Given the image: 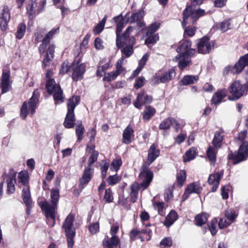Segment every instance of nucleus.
Instances as JSON below:
<instances>
[{
  "label": "nucleus",
  "mask_w": 248,
  "mask_h": 248,
  "mask_svg": "<svg viewBox=\"0 0 248 248\" xmlns=\"http://www.w3.org/2000/svg\"><path fill=\"white\" fill-rule=\"evenodd\" d=\"M59 197V190L57 189H53L50 194L51 202L43 201L39 203V205L47 219V223L51 227L54 226L55 224Z\"/></svg>",
  "instance_id": "f257e3e1"
},
{
  "label": "nucleus",
  "mask_w": 248,
  "mask_h": 248,
  "mask_svg": "<svg viewBox=\"0 0 248 248\" xmlns=\"http://www.w3.org/2000/svg\"><path fill=\"white\" fill-rule=\"evenodd\" d=\"M204 11L202 9L193 10V7L189 6L186 8L183 12V21L182 26L185 30L184 36H193L196 31V27L188 26L186 27L187 24H193L201 16H203Z\"/></svg>",
  "instance_id": "f03ea898"
},
{
  "label": "nucleus",
  "mask_w": 248,
  "mask_h": 248,
  "mask_svg": "<svg viewBox=\"0 0 248 248\" xmlns=\"http://www.w3.org/2000/svg\"><path fill=\"white\" fill-rule=\"evenodd\" d=\"M53 72L50 70H47L46 78H47L46 88L48 93L53 94L55 104L64 102L63 91L60 86L56 84L54 79L52 78Z\"/></svg>",
  "instance_id": "7ed1b4c3"
},
{
  "label": "nucleus",
  "mask_w": 248,
  "mask_h": 248,
  "mask_svg": "<svg viewBox=\"0 0 248 248\" xmlns=\"http://www.w3.org/2000/svg\"><path fill=\"white\" fill-rule=\"evenodd\" d=\"M247 130H243L238 133L237 140L240 141H243L240 145L238 152L234 155L232 153H230L228 155V158L232 159L234 161V164L238 163L246 159L248 156V142L243 141L247 135Z\"/></svg>",
  "instance_id": "20e7f679"
},
{
  "label": "nucleus",
  "mask_w": 248,
  "mask_h": 248,
  "mask_svg": "<svg viewBox=\"0 0 248 248\" xmlns=\"http://www.w3.org/2000/svg\"><path fill=\"white\" fill-rule=\"evenodd\" d=\"M79 100V96H73L68 101L67 113L63 123V125L66 128H72L74 127L76 121L74 109L78 104Z\"/></svg>",
  "instance_id": "39448f33"
},
{
  "label": "nucleus",
  "mask_w": 248,
  "mask_h": 248,
  "mask_svg": "<svg viewBox=\"0 0 248 248\" xmlns=\"http://www.w3.org/2000/svg\"><path fill=\"white\" fill-rule=\"evenodd\" d=\"M133 31L132 26L128 27L122 36L121 42L122 46L118 47L121 48L125 46L121 51L125 57H130L133 53V46L135 44V39L133 36H130V33Z\"/></svg>",
  "instance_id": "423d86ee"
},
{
  "label": "nucleus",
  "mask_w": 248,
  "mask_h": 248,
  "mask_svg": "<svg viewBox=\"0 0 248 248\" xmlns=\"http://www.w3.org/2000/svg\"><path fill=\"white\" fill-rule=\"evenodd\" d=\"M75 216L72 213H70L65 218L62 228L64 230L67 237V241L68 248H72L74 246L73 238L75 236V230L73 227V222Z\"/></svg>",
  "instance_id": "0eeeda50"
},
{
  "label": "nucleus",
  "mask_w": 248,
  "mask_h": 248,
  "mask_svg": "<svg viewBox=\"0 0 248 248\" xmlns=\"http://www.w3.org/2000/svg\"><path fill=\"white\" fill-rule=\"evenodd\" d=\"M39 93L38 91L33 92L32 97L30 99L28 103L24 102L20 109V114L24 119L27 117L28 112L30 111L31 115H33L37 108V104L38 101Z\"/></svg>",
  "instance_id": "6e6552de"
},
{
  "label": "nucleus",
  "mask_w": 248,
  "mask_h": 248,
  "mask_svg": "<svg viewBox=\"0 0 248 248\" xmlns=\"http://www.w3.org/2000/svg\"><path fill=\"white\" fill-rule=\"evenodd\" d=\"M98 154L97 151H94L92 152L91 155L89 157L88 159L89 166L85 169L84 173L80 180V184L79 185L80 188H84L91 180L92 177L93 170L91 169L90 166L97 160Z\"/></svg>",
  "instance_id": "1a4fd4ad"
},
{
  "label": "nucleus",
  "mask_w": 248,
  "mask_h": 248,
  "mask_svg": "<svg viewBox=\"0 0 248 248\" xmlns=\"http://www.w3.org/2000/svg\"><path fill=\"white\" fill-rule=\"evenodd\" d=\"M247 88L248 86L246 84H241L239 81H234L229 88L231 95L228 96V100L231 101L238 100L245 94Z\"/></svg>",
  "instance_id": "9d476101"
},
{
  "label": "nucleus",
  "mask_w": 248,
  "mask_h": 248,
  "mask_svg": "<svg viewBox=\"0 0 248 248\" xmlns=\"http://www.w3.org/2000/svg\"><path fill=\"white\" fill-rule=\"evenodd\" d=\"M176 76V72L173 68L167 71H159L152 77L151 82L153 84L165 83L170 81Z\"/></svg>",
  "instance_id": "9b49d317"
},
{
  "label": "nucleus",
  "mask_w": 248,
  "mask_h": 248,
  "mask_svg": "<svg viewBox=\"0 0 248 248\" xmlns=\"http://www.w3.org/2000/svg\"><path fill=\"white\" fill-rule=\"evenodd\" d=\"M248 63V53L241 57L239 61L233 66H228L226 67L223 71L224 75L231 73L232 74H238L241 72Z\"/></svg>",
  "instance_id": "f8f14e48"
},
{
  "label": "nucleus",
  "mask_w": 248,
  "mask_h": 248,
  "mask_svg": "<svg viewBox=\"0 0 248 248\" xmlns=\"http://www.w3.org/2000/svg\"><path fill=\"white\" fill-rule=\"evenodd\" d=\"M73 72L72 77L74 81H78L83 78L86 70V65L83 63H80L79 60L74 61L71 65Z\"/></svg>",
  "instance_id": "ddd939ff"
},
{
  "label": "nucleus",
  "mask_w": 248,
  "mask_h": 248,
  "mask_svg": "<svg viewBox=\"0 0 248 248\" xmlns=\"http://www.w3.org/2000/svg\"><path fill=\"white\" fill-rule=\"evenodd\" d=\"M199 53L206 54L210 52L215 45L214 42H210L208 37H204L199 40L197 44Z\"/></svg>",
  "instance_id": "4468645a"
},
{
  "label": "nucleus",
  "mask_w": 248,
  "mask_h": 248,
  "mask_svg": "<svg viewBox=\"0 0 248 248\" xmlns=\"http://www.w3.org/2000/svg\"><path fill=\"white\" fill-rule=\"evenodd\" d=\"M139 177L142 181L140 186L143 188V190H144L152 182L153 178V173L149 169L143 168L139 175Z\"/></svg>",
  "instance_id": "2eb2a0df"
},
{
  "label": "nucleus",
  "mask_w": 248,
  "mask_h": 248,
  "mask_svg": "<svg viewBox=\"0 0 248 248\" xmlns=\"http://www.w3.org/2000/svg\"><path fill=\"white\" fill-rule=\"evenodd\" d=\"M113 19L117 23L116 31L117 38L116 44L117 47H120L122 46V36H120V33L125 24V20L120 16L114 17Z\"/></svg>",
  "instance_id": "dca6fc26"
},
{
  "label": "nucleus",
  "mask_w": 248,
  "mask_h": 248,
  "mask_svg": "<svg viewBox=\"0 0 248 248\" xmlns=\"http://www.w3.org/2000/svg\"><path fill=\"white\" fill-rule=\"evenodd\" d=\"M191 42L189 40H185L177 48L176 51L182 55L187 54V56H193L195 53L194 49L190 48Z\"/></svg>",
  "instance_id": "f3484780"
},
{
  "label": "nucleus",
  "mask_w": 248,
  "mask_h": 248,
  "mask_svg": "<svg viewBox=\"0 0 248 248\" xmlns=\"http://www.w3.org/2000/svg\"><path fill=\"white\" fill-rule=\"evenodd\" d=\"M152 100V96L147 94L144 92H141L138 94L134 105L136 108L141 109L143 105L151 103Z\"/></svg>",
  "instance_id": "a211bd4d"
},
{
  "label": "nucleus",
  "mask_w": 248,
  "mask_h": 248,
  "mask_svg": "<svg viewBox=\"0 0 248 248\" xmlns=\"http://www.w3.org/2000/svg\"><path fill=\"white\" fill-rule=\"evenodd\" d=\"M59 28L53 29L47 33L42 40V42L39 47V50L41 54H44L46 51L47 45L49 43L53 35L57 33Z\"/></svg>",
  "instance_id": "6ab92c4d"
},
{
  "label": "nucleus",
  "mask_w": 248,
  "mask_h": 248,
  "mask_svg": "<svg viewBox=\"0 0 248 248\" xmlns=\"http://www.w3.org/2000/svg\"><path fill=\"white\" fill-rule=\"evenodd\" d=\"M202 190V187L198 182H193L188 185L183 196L184 200L187 199L189 195L194 193L199 194Z\"/></svg>",
  "instance_id": "aec40b11"
},
{
  "label": "nucleus",
  "mask_w": 248,
  "mask_h": 248,
  "mask_svg": "<svg viewBox=\"0 0 248 248\" xmlns=\"http://www.w3.org/2000/svg\"><path fill=\"white\" fill-rule=\"evenodd\" d=\"M186 55H182L178 54L174 58V61H178V66L181 70H184L186 67L191 64L190 58L192 56H187Z\"/></svg>",
  "instance_id": "412c9836"
},
{
  "label": "nucleus",
  "mask_w": 248,
  "mask_h": 248,
  "mask_svg": "<svg viewBox=\"0 0 248 248\" xmlns=\"http://www.w3.org/2000/svg\"><path fill=\"white\" fill-rule=\"evenodd\" d=\"M223 175V171L210 174L208 182L209 184L213 185L212 191L215 192L218 188L219 181Z\"/></svg>",
  "instance_id": "4be33fe9"
},
{
  "label": "nucleus",
  "mask_w": 248,
  "mask_h": 248,
  "mask_svg": "<svg viewBox=\"0 0 248 248\" xmlns=\"http://www.w3.org/2000/svg\"><path fill=\"white\" fill-rule=\"evenodd\" d=\"M10 77V72L9 71H3L0 81V88L1 89V94L7 92L9 90Z\"/></svg>",
  "instance_id": "5701e85b"
},
{
  "label": "nucleus",
  "mask_w": 248,
  "mask_h": 248,
  "mask_svg": "<svg viewBox=\"0 0 248 248\" xmlns=\"http://www.w3.org/2000/svg\"><path fill=\"white\" fill-rule=\"evenodd\" d=\"M134 131L132 127L128 125L124 130L122 142L124 144H128L132 142V139L134 137Z\"/></svg>",
  "instance_id": "b1692460"
},
{
  "label": "nucleus",
  "mask_w": 248,
  "mask_h": 248,
  "mask_svg": "<svg viewBox=\"0 0 248 248\" xmlns=\"http://www.w3.org/2000/svg\"><path fill=\"white\" fill-rule=\"evenodd\" d=\"M10 19V16L8 9H4L0 13V27L2 31H4L6 29Z\"/></svg>",
  "instance_id": "393cba45"
},
{
  "label": "nucleus",
  "mask_w": 248,
  "mask_h": 248,
  "mask_svg": "<svg viewBox=\"0 0 248 248\" xmlns=\"http://www.w3.org/2000/svg\"><path fill=\"white\" fill-rule=\"evenodd\" d=\"M227 90L226 89H222L216 92L211 99L212 104L217 105L223 101V99L226 96Z\"/></svg>",
  "instance_id": "a878e982"
},
{
  "label": "nucleus",
  "mask_w": 248,
  "mask_h": 248,
  "mask_svg": "<svg viewBox=\"0 0 248 248\" xmlns=\"http://www.w3.org/2000/svg\"><path fill=\"white\" fill-rule=\"evenodd\" d=\"M16 173L13 170H10L9 175L7 179V192L8 193H13L15 190L14 183L16 182Z\"/></svg>",
  "instance_id": "bb28decb"
},
{
  "label": "nucleus",
  "mask_w": 248,
  "mask_h": 248,
  "mask_svg": "<svg viewBox=\"0 0 248 248\" xmlns=\"http://www.w3.org/2000/svg\"><path fill=\"white\" fill-rule=\"evenodd\" d=\"M224 136V131L220 129L215 132L212 140V144L215 148L218 149L221 147Z\"/></svg>",
  "instance_id": "cd10ccee"
},
{
  "label": "nucleus",
  "mask_w": 248,
  "mask_h": 248,
  "mask_svg": "<svg viewBox=\"0 0 248 248\" xmlns=\"http://www.w3.org/2000/svg\"><path fill=\"white\" fill-rule=\"evenodd\" d=\"M160 151L157 149L155 145L153 144L149 148L148 154V162L149 165L152 163L154 160L159 155Z\"/></svg>",
  "instance_id": "c85d7f7f"
},
{
  "label": "nucleus",
  "mask_w": 248,
  "mask_h": 248,
  "mask_svg": "<svg viewBox=\"0 0 248 248\" xmlns=\"http://www.w3.org/2000/svg\"><path fill=\"white\" fill-rule=\"evenodd\" d=\"M22 199L24 202L27 206V210L28 211L31 204V193L28 186H25L23 188Z\"/></svg>",
  "instance_id": "c756f323"
},
{
  "label": "nucleus",
  "mask_w": 248,
  "mask_h": 248,
  "mask_svg": "<svg viewBox=\"0 0 248 248\" xmlns=\"http://www.w3.org/2000/svg\"><path fill=\"white\" fill-rule=\"evenodd\" d=\"M145 15L144 11L143 9H140L137 12H134L131 16L127 18V22L133 23L138 22L140 20L143 19Z\"/></svg>",
  "instance_id": "7c9ffc66"
},
{
  "label": "nucleus",
  "mask_w": 248,
  "mask_h": 248,
  "mask_svg": "<svg viewBox=\"0 0 248 248\" xmlns=\"http://www.w3.org/2000/svg\"><path fill=\"white\" fill-rule=\"evenodd\" d=\"M139 189V185L137 182H134L129 187L130 201L132 202H135L138 198Z\"/></svg>",
  "instance_id": "2f4dec72"
},
{
  "label": "nucleus",
  "mask_w": 248,
  "mask_h": 248,
  "mask_svg": "<svg viewBox=\"0 0 248 248\" xmlns=\"http://www.w3.org/2000/svg\"><path fill=\"white\" fill-rule=\"evenodd\" d=\"M156 112L155 109L150 106H145V109L143 112L142 118L145 121H148L155 114Z\"/></svg>",
  "instance_id": "473e14b6"
},
{
  "label": "nucleus",
  "mask_w": 248,
  "mask_h": 248,
  "mask_svg": "<svg viewBox=\"0 0 248 248\" xmlns=\"http://www.w3.org/2000/svg\"><path fill=\"white\" fill-rule=\"evenodd\" d=\"M178 218L176 212L173 210H171L169 214L166 217L164 225L169 227Z\"/></svg>",
  "instance_id": "72a5a7b5"
},
{
  "label": "nucleus",
  "mask_w": 248,
  "mask_h": 248,
  "mask_svg": "<svg viewBox=\"0 0 248 248\" xmlns=\"http://www.w3.org/2000/svg\"><path fill=\"white\" fill-rule=\"evenodd\" d=\"M119 243V239L117 236H112L109 238L108 236H106L104 239L103 244L104 246H112L117 247Z\"/></svg>",
  "instance_id": "f704fd0d"
},
{
  "label": "nucleus",
  "mask_w": 248,
  "mask_h": 248,
  "mask_svg": "<svg viewBox=\"0 0 248 248\" xmlns=\"http://www.w3.org/2000/svg\"><path fill=\"white\" fill-rule=\"evenodd\" d=\"M198 77L197 76L186 75L181 79V82L183 85H188L197 82Z\"/></svg>",
  "instance_id": "c9c22d12"
},
{
  "label": "nucleus",
  "mask_w": 248,
  "mask_h": 248,
  "mask_svg": "<svg viewBox=\"0 0 248 248\" xmlns=\"http://www.w3.org/2000/svg\"><path fill=\"white\" fill-rule=\"evenodd\" d=\"M125 61L124 60V58L122 56L117 62L116 67V69L114 71L117 75L118 76L120 74L125 72V69L123 66V65L124 64Z\"/></svg>",
  "instance_id": "e433bc0d"
},
{
  "label": "nucleus",
  "mask_w": 248,
  "mask_h": 248,
  "mask_svg": "<svg viewBox=\"0 0 248 248\" xmlns=\"http://www.w3.org/2000/svg\"><path fill=\"white\" fill-rule=\"evenodd\" d=\"M107 19V16H105L102 20L99 22L93 30V32L95 34H99L103 30L106 22Z\"/></svg>",
  "instance_id": "4c0bfd02"
},
{
  "label": "nucleus",
  "mask_w": 248,
  "mask_h": 248,
  "mask_svg": "<svg viewBox=\"0 0 248 248\" xmlns=\"http://www.w3.org/2000/svg\"><path fill=\"white\" fill-rule=\"evenodd\" d=\"M196 154L197 153L195 148H190L186 153L185 155L184 156V162H188L194 159L196 156Z\"/></svg>",
  "instance_id": "58836bf2"
},
{
  "label": "nucleus",
  "mask_w": 248,
  "mask_h": 248,
  "mask_svg": "<svg viewBox=\"0 0 248 248\" xmlns=\"http://www.w3.org/2000/svg\"><path fill=\"white\" fill-rule=\"evenodd\" d=\"M186 172L184 170H179L177 174V184L181 187L186 180Z\"/></svg>",
  "instance_id": "ea45409f"
},
{
  "label": "nucleus",
  "mask_w": 248,
  "mask_h": 248,
  "mask_svg": "<svg viewBox=\"0 0 248 248\" xmlns=\"http://www.w3.org/2000/svg\"><path fill=\"white\" fill-rule=\"evenodd\" d=\"M174 122L173 118H168L163 121L159 125V129L163 130H167L170 128L172 124V123Z\"/></svg>",
  "instance_id": "a19ab883"
},
{
  "label": "nucleus",
  "mask_w": 248,
  "mask_h": 248,
  "mask_svg": "<svg viewBox=\"0 0 248 248\" xmlns=\"http://www.w3.org/2000/svg\"><path fill=\"white\" fill-rule=\"evenodd\" d=\"M160 23L158 22H155V23L151 24L147 28V32L146 33V36L149 35V34H154L158 29L160 28Z\"/></svg>",
  "instance_id": "79ce46f5"
},
{
  "label": "nucleus",
  "mask_w": 248,
  "mask_h": 248,
  "mask_svg": "<svg viewBox=\"0 0 248 248\" xmlns=\"http://www.w3.org/2000/svg\"><path fill=\"white\" fill-rule=\"evenodd\" d=\"M208 216L205 213L198 215L195 217L196 224L198 226H202L207 220Z\"/></svg>",
  "instance_id": "37998d69"
},
{
  "label": "nucleus",
  "mask_w": 248,
  "mask_h": 248,
  "mask_svg": "<svg viewBox=\"0 0 248 248\" xmlns=\"http://www.w3.org/2000/svg\"><path fill=\"white\" fill-rule=\"evenodd\" d=\"M207 155L210 161L212 164H214L216 160V152L215 150L210 146L207 150Z\"/></svg>",
  "instance_id": "c03bdc74"
},
{
  "label": "nucleus",
  "mask_w": 248,
  "mask_h": 248,
  "mask_svg": "<svg viewBox=\"0 0 248 248\" xmlns=\"http://www.w3.org/2000/svg\"><path fill=\"white\" fill-rule=\"evenodd\" d=\"M18 178L20 182L22 183L24 186H28V173L26 171H21L18 173Z\"/></svg>",
  "instance_id": "a18cd8bd"
},
{
  "label": "nucleus",
  "mask_w": 248,
  "mask_h": 248,
  "mask_svg": "<svg viewBox=\"0 0 248 248\" xmlns=\"http://www.w3.org/2000/svg\"><path fill=\"white\" fill-rule=\"evenodd\" d=\"M26 29V26L25 24H19L16 32V37L18 39H22L24 35Z\"/></svg>",
  "instance_id": "49530a36"
},
{
  "label": "nucleus",
  "mask_w": 248,
  "mask_h": 248,
  "mask_svg": "<svg viewBox=\"0 0 248 248\" xmlns=\"http://www.w3.org/2000/svg\"><path fill=\"white\" fill-rule=\"evenodd\" d=\"M84 132V127L80 123L76 128V133L78 137L77 141L80 142L83 139V135Z\"/></svg>",
  "instance_id": "de8ad7c7"
},
{
  "label": "nucleus",
  "mask_w": 248,
  "mask_h": 248,
  "mask_svg": "<svg viewBox=\"0 0 248 248\" xmlns=\"http://www.w3.org/2000/svg\"><path fill=\"white\" fill-rule=\"evenodd\" d=\"M46 33L45 29H39L36 30L34 32L35 41L36 43L42 41L43 37Z\"/></svg>",
  "instance_id": "09e8293b"
},
{
  "label": "nucleus",
  "mask_w": 248,
  "mask_h": 248,
  "mask_svg": "<svg viewBox=\"0 0 248 248\" xmlns=\"http://www.w3.org/2000/svg\"><path fill=\"white\" fill-rule=\"evenodd\" d=\"M232 28V25L230 21L229 20H224L219 23L218 28L223 31L225 32Z\"/></svg>",
  "instance_id": "8fccbe9b"
},
{
  "label": "nucleus",
  "mask_w": 248,
  "mask_h": 248,
  "mask_svg": "<svg viewBox=\"0 0 248 248\" xmlns=\"http://www.w3.org/2000/svg\"><path fill=\"white\" fill-rule=\"evenodd\" d=\"M147 36L148 37L145 41V43L146 45L154 44L159 39L158 34H149V35Z\"/></svg>",
  "instance_id": "3c124183"
},
{
  "label": "nucleus",
  "mask_w": 248,
  "mask_h": 248,
  "mask_svg": "<svg viewBox=\"0 0 248 248\" xmlns=\"http://www.w3.org/2000/svg\"><path fill=\"white\" fill-rule=\"evenodd\" d=\"M217 219L215 218L213 219L210 224L208 225V229L210 231L211 234L214 235L217 232Z\"/></svg>",
  "instance_id": "603ef678"
},
{
  "label": "nucleus",
  "mask_w": 248,
  "mask_h": 248,
  "mask_svg": "<svg viewBox=\"0 0 248 248\" xmlns=\"http://www.w3.org/2000/svg\"><path fill=\"white\" fill-rule=\"evenodd\" d=\"M154 207L155 209L157 210L158 213L161 216H164L165 212H164V206L163 202H155L154 203Z\"/></svg>",
  "instance_id": "864d4df0"
},
{
  "label": "nucleus",
  "mask_w": 248,
  "mask_h": 248,
  "mask_svg": "<svg viewBox=\"0 0 248 248\" xmlns=\"http://www.w3.org/2000/svg\"><path fill=\"white\" fill-rule=\"evenodd\" d=\"M122 164L121 159H116L113 160L111 163L110 170L115 171L119 170L120 166Z\"/></svg>",
  "instance_id": "5fc2aeb1"
},
{
  "label": "nucleus",
  "mask_w": 248,
  "mask_h": 248,
  "mask_svg": "<svg viewBox=\"0 0 248 248\" xmlns=\"http://www.w3.org/2000/svg\"><path fill=\"white\" fill-rule=\"evenodd\" d=\"M117 77V74L114 71H112L105 73L103 79L104 81L109 82L115 80Z\"/></svg>",
  "instance_id": "6e6d98bb"
},
{
  "label": "nucleus",
  "mask_w": 248,
  "mask_h": 248,
  "mask_svg": "<svg viewBox=\"0 0 248 248\" xmlns=\"http://www.w3.org/2000/svg\"><path fill=\"white\" fill-rule=\"evenodd\" d=\"M172 245V241L170 237H167L163 238L160 243V245L163 248L170 247Z\"/></svg>",
  "instance_id": "4d7b16f0"
},
{
  "label": "nucleus",
  "mask_w": 248,
  "mask_h": 248,
  "mask_svg": "<svg viewBox=\"0 0 248 248\" xmlns=\"http://www.w3.org/2000/svg\"><path fill=\"white\" fill-rule=\"evenodd\" d=\"M145 82L146 80L143 77H139L135 81L134 87L137 89H139L142 87L145 84Z\"/></svg>",
  "instance_id": "13d9d810"
},
{
  "label": "nucleus",
  "mask_w": 248,
  "mask_h": 248,
  "mask_svg": "<svg viewBox=\"0 0 248 248\" xmlns=\"http://www.w3.org/2000/svg\"><path fill=\"white\" fill-rule=\"evenodd\" d=\"M104 200L107 202H111L113 200L112 192L110 188L106 190L105 195L104 196Z\"/></svg>",
  "instance_id": "bf43d9fd"
},
{
  "label": "nucleus",
  "mask_w": 248,
  "mask_h": 248,
  "mask_svg": "<svg viewBox=\"0 0 248 248\" xmlns=\"http://www.w3.org/2000/svg\"><path fill=\"white\" fill-rule=\"evenodd\" d=\"M120 180V177L117 175H110L108 178V182L109 185H114L116 184Z\"/></svg>",
  "instance_id": "052dcab7"
},
{
  "label": "nucleus",
  "mask_w": 248,
  "mask_h": 248,
  "mask_svg": "<svg viewBox=\"0 0 248 248\" xmlns=\"http://www.w3.org/2000/svg\"><path fill=\"white\" fill-rule=\"evenodd\" d=\"M225 217L230 220L233 221L237 217V215L231 210L226 211Z\"/></svg>",
  "instance_id": "680f3d73"
},
{
  "label": "nucleus",
  "mask_w": 248,
  "mask_h": 248,
  "mask_svg": "<svg viewBox=\"0 0 248 248\" xmlns=\"http://www.w3.org/2000/svg\"><path fill=\"white\" fill-rule=\"evenodd\" d=\"M89 231L92 234L96 233L99 229V224L98 222L92 224L89 226Z\"/></svg>",
  "instance_id": "e2e57ef3"
},
{
  "label": "nucleus",
  "mask_w": 248,
  "mask_h": 248,
  "mask_svg": "<svg viewBox=\"0 0 248 248\" xmlns=\"http://www.w3.org/2000/svg\"><path fill=\"white\" fill-rule=\"evenodd\" d=\"M54 49H55V46L52 44L49 45L48 48L47 49L46 54V56L50 57L51 58H53L54 53V51H55Z\"/></svg>",
  "instance_id": "0e129e2a"
},
{
  "label": "nucleus",
  "mask_w": 248,
  "mask_h": 248,
  "mask_svg": "<svg viewBox=\"0 0 248 248\" xmlns=\"http://www.w3.org/2000/svg\"><path fill=\"white\" fill-rule=\"evenodd\" d=\"M231 222L227 221L226 218H221L218 223V226L220 229H223L229 226Z\"/></svg>",
  "instance_id": "69168bd1"
},
{
  "label": "nucleus",
  "mask_w": 248,
  "mask_h": 248,
  "mask_svg": "<svg viewBox=\"0 0 248 248\" xmlns=\"http://www.w3.org/2000/svg\"><path fill=\"white\" fill-rule=\"evenodd\" d=\"M70 68H71V65H68L67 63L64 62L61 65L60 73L65 74L69 70Z\"/></svg>",
  "instance_id": "338daca9"
},
{
  "label": "nucleus",
  "mask_w": 248,
  "mask_h": 248,
  "mask_svg": "<svg viewBox=\"0 0 248 248\" xmlns=\"http://www.w3.org/2000/svg\"><path fill=\"white\" fill-rule=\"evenodd\" d=\"M149 55L148 54L146 53L145 55H144L143 56L141 59V60H140V61L139 62L138 67H139L141 69H142V68L146 64Z\"/></svg>",
  "instance_id": "774afa93"
}]
</instances>
